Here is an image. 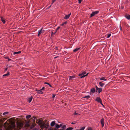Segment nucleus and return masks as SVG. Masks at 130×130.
<instances>
[{
  "mask_svg": "<svg viewBox=\"0 0 130 130\" xmlns=\"http://www.w3.org/2000/svg\"><path fill=\"white\" fill-rule=\"evenodd\" d=\"M96 90H97V88H98L96 86Z\"/></svg>",
  "mask_w": 130,
  "mask_h": 130,
  "instance_id": "52",
  "label": "nucleus"
},
{
  "mask_svg": "<svg viewBox=\"0 0 130 130\" xmlns=\"http://www.w3.org/2000/svg\"><path fill=\"white\" fill-rule=\"evenodd\" d=\"M62 128L63 129H64L66 128V126L65 125H64L63 126H62Z\"/></svg>",
  "mask_w": 130,
  "mask_h": 130,
  "instance_id": "28",
  "label": "nucleus"
},
{
  "mask_svg": "<svg viewBox=\"0 0 130 130\" xmlns=\"http://www.w3.org/2000/svg\"><path fill=\"white\" fill-rule=\"evenodd\" d=\"M44 32V30L43 28H42L39 31L38 36H39L41 33H43Z\"/></svg>",
  "mask_w": 130,
  "mask_h": 130,
  "instance_id": "6",
  "label": "nucleus"
},
{
  "mask_svg": "<svg viewBox=\"0 0 130 130\" xmlns=\"http://www.w3.org/2000/svg\"><path fill=\"white\" fill-rule=\"evenodd\" d=\"M1 20L2 22L4 23L5 24V21L3 19L2 17H1Z\"/></svg>",
  "mask_w": 130,
  "mask_h": 130,
  "instance_id": "22",
  "label": "nucleus"
},
{
  "mask_svg": "<svg viewBox=\"0 0 130 130\" xmlns=\"http://www.w3.org/2000/svg\"><path fill=\"white\" fill-rule=\"evenodd\" d=\"M95 101L98 102L100 103L101 104V105H103V104L102 103V101L100 99V98L99 97H97L96 98Z\"/></svg>",
  "mask_w": 130,
  "mask_h": 130,
  "instance_id": "4",
  "label": "nucleus"
},
{
  "mask_svg": "<svg viewBox=\"0 0 130 130\" xmlns=\"http://www.w3.org/2000/svg\"><path fill=\"white\" fill-rule=\"evenodd\" d=\"M1 114H2V113H0V116H2V115H1Z\"/></svg>",
  "mask_w": 130,
  "mask_h": 130,
  "instance_id": "57",
  "label": "nucleus"
},
{
  "mask_svg": "<svg viewBox=\"0 0 130 130\" xmlns=\"http://www.w3.org/2000/svg\"><path fill=\"white\" fill-rule=\"evenodd\" d=\"M58 57V56H57L56 57H55V58H57Z\"/></svg>",
  "mask_w": 130,
  "mask_h": 130,
  "instance_id": "56",
  "label": "nucleus"
},
{
  "mask_svg": "<svg viewBox=\"0 0 130 130\" xmlns=\"http://www.w3.org/2000/svg\"><path fill=\"white\" fill-rule=\"evenodd\" d=\"M60 26L58 27L55 30V31H56V32H57L58 30L60 28Z\"/></svg>",
  "mask_w": 130,
  "mask_h": 130,
  "instance_id": "36",
  "label": "nucleus"
},
{
  "mask_svg": "<svg viewBox=\"0 0 130 130\" xmlns=\"http://www.w3.org/2000/svg\"><path fill=\"white\" fill-rule=\"evenodd\" d=\"M56 32V31H55L54 32L53 31H52L51 32V36L53 35H54Z\"/></svg>",
  "mask_w": 130,
  "mask_h": 130,
  "instance_id": "33",
  "label": "nucleus"
},
{
  "mask_svg": "<svg viewBox=\"0 0 130 130\" xmlns=\"http://www.w3.org/2000/svg\"><path fill=\"white\" fill-rule=\"evenodd\" d=\"M8 112H4L3 113V115H6L8 114Z\"/></svg>",
  "mask_w": 130,
  "mask_h": 130,
  "instance_id": "30",
  "label": "nucleus"
},
{
  "mask_svg": "<svg viewBox=\"0 0 130 130\" xmlns=\"http://www.w3.org/2000/svg\"><path fill=\"white\" fill-rule=\"evenodd\" d=\"M85 128V127L84 126H83L80 129H79V130H84Z\"/></svg>",
  "mask_w": 130,
  "mask_h": 130,
  "instance_id": "32",
  "label": "nucleus"
},
{
  "mask_svg": "<svg viewBox=\"0 0 130 130\" xmlns=\"http://www.w3.org/2000/svg\"><path fill=\"white\" fill-rule=\"evenodd\" d=\"M60 125V127H62V126H63L62 124H61L60 125Z\"/></svg>",
  "mask_w": 130,
  "mask_h": 130,
  "instance_id": "46",
  "label": "nucleus"
},
{
  "mask_svg": "<svg viewBox=\"0 0 130 130\" xmlns=\"http://www.w3.org/2000/svg\"><path fill=\"white\" fill-rule=\"evenodd\" d=\"M125 17L127 19L129 20L130 19V15L128 14L126 15Z\"/></svg>",
  "mask_w": 130,
  "mask_h": 130,
  "instance_id": "13",
  "label": "nucleus"
},
{
  "mask_svg": "<svg viewBox=\"0 0 130 130\" xmlns=\"http://www.w3.org/2000/svg\"><path fill=\"white\" fill-rule=\"evenodd\" d=\"M120 30H122L121 27V26L120 25Z\"/></svg>",
  "mask_w": 130,
  "mask_h": 130,
  "instance_id": "48",
  "label": "nucleus"
},
{
  "mask_svg": "<svg viewBox=\"0 0 130 130\" xmlns=\"http://www.w3.org/2000/svg\"><path fill=\"white\" fill-rule=\"evenodd\" d=\"M76 130H79V129H76Z\"/></svg>",
  "mask_w": 130,
  "mask_h": 130,
  "instance_id": "59",
  "label": "nucleus"
},
{
  "mask_svg": "<svg viewBox=\"0 0 130 130\" xmlns=\"http://www.w3.org/2000/svg\"><path fill=\"white\" fill-rule=\"evenodd\" d=\"M86 72H85V71H84V72H82V73H86Z\"/></svg>",
  "mask_w": 130,
  "mask_h": 130,
  "instance_id": "50",
  "label": "nucleus"
},
{
  "mask_svg": "<svg viewBox=\"0 0 130 130\" xmlns=\"http://www.w3.org/2000/svg\"><path fill=\"white\" fill-rule=\"evenodd\" d=\"M56 127L57 128H58L60 127V126L59 125L56 124Z\"/></svg>",
  "mask_w": 130,
  "mask_h": 130,
  "instance_id": "26",
  "label": "nucleus"
},
{
  "mask_svg": "<svg viewBox=\"0 0 130 130\" xmlns=\"http://www.w3.org/2000/svg\"><path fill=\"white\" fill-rule=\"evenodd\" d=\"M100 80H104V81H106L107 80L106 79H105V78L104 77H102V78H100Z\"/></svg>",
  "mask_w": 130,
  "mask_h": 130,
  "instance_id": "24",
  "label": "nucleus"
},
{
  "mask_svg": "<svg viewBox=\"0 0 130 130\" xmlns=\"http://www.w3.org/2000/svg\"><path fill=\"white\" fill-rule=\"evenodd\" d=\"M97 91L99 93H100L102 91V89L101 88H97Z\"/></svg>",
  "mask_w": 130,
  "mask_h": 130,
  "instance_id": "17",
  "label": "nucleus"
},
{
  "mask_svg": "<svg viewBox=\"0 0 130 130\" xmlns=\"http://www.w3.org/2000/svg\"><path fill=\"white\" fill-rule=\"evenodd\" d=\"M32 130H38L37 128H35L34 129H32Z\"/></svg>",
  "mask_w": 130,
  "mask_h": 130,
  "instance_id": "45",
  "label": "nucleus"
},
{
  "mask_svg": "<svg viewBox=\"0 0 130 130\" xmlns=\"http://www.w3.org/2000/svg\"><path fill=\"white\" fill-rule=\"evenodd\" d=\"M55 124V121H54L51 122L50 125L51 126L53 127Z\"/></svg>",
  "mask_w": 130,
  "mask_h": 130,
  "instance_id": "10",
  "label": "nucleus"
},
{
  "mask_svg": "<svg viewBox=\"0 0 130 130\" xmlns=\"http://www.w3.org/2000/svg\"><path fill=\"white\" fill-rule=\"evenodd\" d=\"M0 130H2V129H0Z\"/></svg>",
  "mask_w": 130,
  "mask_h": 130,
  "instance_id": "60",
  "label": "nucleus"
},
{
  "mask_svg": "<svg viewBox=\"0 0 130 130\" xmlns=\"http://www.w3.org/2000/svg\"><path fill=\"white\" fill-rule=\"evenodd\" d=\"M12 124L13 125V126L14 127L15 126V123L14 122H13L12 123Z\"/></svg>",
  "mask_w": 130,
  "mask_h": 130,
  "instance_id": "37",
  "label": "nucleus"
},
{
  "mask_svg": "<svg viewBox=\"0 0 130 130\" xmlns=\"http://www.w3.org/2000/svg\"><path fill=\"white\" fill-rule=\"evenodd\" d=\"M71 124H75V123L73 122H72L71 123Z\"/></svg>",
  "mask_w": 130,
  "mask_h": 130,
  "instance_id": "54",
  "label": "nucleus"
},
{
  "mask_svg": "<svg viewBox=\"0 0 130 130\" xmlns=\"http://www.w3.org/2000/svg\"><path fill=\"white\" fill-rule=\"evenodd\" d=\"M71 13H70L69 14L66 15L64 17V19H65L67 20L70 17Z\"/></svg>",
  "mask_w": 130,
  "mask_h": 130,
  "instance_id": "7",
  "label": "nucleus"
},
{
  "mask_svg": "<svg viewBox=\"0 0 130 130\" xmlns=\"http://www.w3.org/2000/svg\"><path fill=\"white\" fill-rule=\"evenodd\" d=\"M56 0H52V3L51 4V5H52L53 3L55 2Z\"/></svg>",
  "mask_w": 130,
  "mask_h": 130,
  "instance_id": "39",
  "label": "nucleus"
},
{
  "mask_svg": "<svg viewBox=\"0 0 130 130\" xmlns=\"http://www.w3.org/2000/svg\"><path fill=\"white\" fill-rule=\"evenodd\" d=\"M36 91L38 92V93L39 94H42L43 93V92L42 91L41 89L39 90H36Z\"/></svg>",
  "mask_w": 130,
  "mask_h": 130,
  "instance_id": "12",
  "label": "nucleus"
},
{
  "mask_svg": "<svg viewBox=\"0 0 130 130\" xmlns=\"http://www.w3.org/2000/svg\"><path fill=\"white\" fill-rule=\"evenodd\" d=\"M111 35V34H108V35L107 38H109L110 36Z\"/></svg>",
  "mask_w": 130,
  "mask_h": 130,
  "instance_id": "40",
  "label": "nucleus"
},
{
  "mask_svg": "<svg viewBox=\"0 0 130 130\" xmlns=\"http://www.w3.org/2000/svg\"><path fill=\"white\" fill-rule=\"evenodd\" d=\"M36 122L40 125V127L42 130H43L44 129H46L49 126L47 124H45V123H43L42 121L41 120H37Z\"/></svg>",
  "mask_w": 130,
  "mask_h": 130,
  "instance_id": "1",
  "label": "nucleus"
},
{
  "mask_svg": "<svg viewBox=\"0 0 130 130\" xmlns=\"http://www.w3.org/2000/svg\"><path fill=\"white\" fill-rule=\"evenodd\" d=\"M31 117V116L29 115L26 116V117L27 119H29V118H30V117Z\"/></svg>",
  "mask_w": 130,
  "mask_h": 130,
  "instance_id": "25",
  "label": "nucleus"
},
{
  "mask_svg": "<svg viewBox=\"0 0 130 130\" xmlns=\"http://www.w3.org/2000/svg\"><path fill=\"white\" fill-rule=\"evenodd\" d=\"M41 90H44V87H43L41 89Z\"/></svg>",
  "mask_w": 130,
  "mask_h": 130,
  "instance_id": "42",
  "label": "nucleus"
},
{
  "mask_svg": "<svg viewBox=\"0 0 130 130\" xmlns=\"http://www.w3.org/2000/svg\"><path fill=\"white\" fill-rule=\"evenodd\" d=\"M90 97V96L89 95H87V96H85L84 98H87V99H88Z\"/></svg>",
  "mask_w": 130,
  "mask_h": 130,
  "instance_id": "31",
  "label": "nucleus"
},
{
  "mask_svg": "<svg viewBox=\"0 0 130 130\" xmlns=\"http://www.w3.org/2000/svg\"><path fill=\"white\" fill-rule=\"evenodd\" d=\"M74 114L75 115H78V113H77L76 112H75V113H74Z\"/></svg>",
  "mask_w": 130,
  "mask_h": 130,
  "instance_id": "44",
  "label": "nucleus"
},
{
  "mask_svg": "<svg viewBox=\"0 0 130 130\" xmlns=\"http://www.w3.org/2000/svg\"><path fill=\"white\" fill-rule=\"evenodd\" d=\"M78 3L79 4H80V3H81V2L82 1H81V0H78Z\"/></svg>",
  "mask_w": 130,
  "mask_h": 130,
  "instance_id": "41",
  "label": "nucleus"
},
{
  "mask_svg": "<svg viewBox=\"0 0 130 130\" xmlns=\"http://www.w3.org/2000/svg\"><path fill=\"white\" fill-rule=\"evenodd\" d=\"M51 5H50V6L49 7H48V8H50V7H51Z\"/></svg>",
  "mask_w": 130,
  "mask_h": 130,
  "instance_id": "55",
  "label": "nucleus"
},
{
  "mask_svg": "<svg viewBox=\"0 0 130 130\" xmlns=\"http://www.w3.org/2000/svg\"><path fill=\"white\" fill-rule=\"evenodd\" d=\"M55 95L54 94H53V96H52L53 98H55Z\"/></svg>",
  "mask_w": 130,
  "mask_h": 130,
  "instance_id": "43",
  "label": "nucleus"
},
{
  "mask_svg": "<svg viewBox=\"0 0 130 130\" xmlns=\"http://www.w3.org/2000/svg\"><path fill=\"white\" fill-rule=\"evenodd\" d=\"M54 130H63V129H59V130H57V129H55Z\"/></svg>",
  "mask_w": 130,
  "mask_h": 130,
  "instance_id": "53",
  "label": "nucleus"
},
{
  "mask_svg": "<svg viewBox=\"0 0 130 130\" xmlns=\"http://www.w3.org/2000/svg\"><path fill=\"white\" fill-rule=\"evenodd\" d=\"M101 122L102 127H103L104 126V119L103 118H102L101 119Z\"/></svg>",
  "mask_w": 130,
  "mask_h": 130,
  "instance_id": "9",
  "label": "nucleus"
},
{
  "mask_svg": "<svg viewBox=\"0 0 130 130\" xmlns=\"http://www.w3.org/2000/svg\"><path fill=\"white\" fill-rule=\"evenodd\" d=\"M8 61H10L11 60V59H9L8 58Z\"/></svg>",
  "mask_w": 130,
  "mask_h": 130,
  "instance_id": "47",
  "label": "nucleus"
},
{
  "mask_svg": "<svg viewBox=\"0 0 130 130\" xmlns=\"http://www.w3.org/2000/svg\"><path fill=\"white\" fill-rule=\"evenodd\" d=\"M17 125L18 127L20 128H21L23 126V123L22 122H17Z\"/></svg>",
  "mask_w": 130,
  "mask_h": 130,
  "instance_id": "2",
  "label": "nucleus"
},
{
  "mask_svg": "<svg viewBox=\"0 0 130 130\" xmlns=\"http://www.w3.org/2000/svg\"><path fill=\"white\" fill-rule=\"evenodd\" d=\"M91 92L93 93H94L95 92V89L94 88H93L91 90Z\"/></svg>",
  "mask_w": 130,
  "mask_h": 130,
  "instance_id": "20",
  "label": "nucleus"
},
{
  "mask_svg": "<svg viewBox=\"0 0 130 130\" xmlns=\"http://www.w3.org/2000/svg\"><path fill=\"white\" fill-rule=\"evenodd\" d=\"M86 130H92V129L91 127H89L88 128H87V129Z\"/></svg>",
  "mask_w": 130,
  "mask_h": 130,
  "instance_id": "38",
  "label": "nucleus"
},
{
  "mask_svg": "<svg viewBox=\"0 0 130 130\" xmlns=\"http://www.w3.org/2000/svg\"><path fill=\"white\" fill-rule=\"evenodd\" d=\"M29 121H27L25 125V127L26 128H28L29 126Z\"/></svg>",
  "mask_w": 130,
  "mask_h": 130,
  "instance_id": "8",
  "label": "nucleus"
},
{
  "mask_svg": "<svg viewBox=\"0 0 130 130\" xmlns=\"http://www.w3.org/2000/svg\"><path fill=\"white\" fill-rule=\"evenodd\" d=\"M44 84H47L48 85H49L50 86V87H52V86L49 83H46V82H45L44 83Z\"/></svg>",
  "mask_w": 130,
  "mask_h": 130,
  "instance_id": "29",
  "label": "nucleus"
},
{
  "mask_svg": "<svg viewBox=\"0 0 130 130\" xmlns=\"http://www.w3.org/2000/svg\"><path fill=\"white\" fill-rule=\"evenodd\" d=\"M36 125L35 123H33L31 125L30 127V129L32 128Z\"/></svg>",
  "mask_w": 130,
  "mask_h": 130,
  "instance_id": "11",
  "label": "nucleus"
},
{
  "mask_svg": "<svg viewBox=\"0 0 130 130\" xmlns=\"http://www.w3.org/2000/svg\"><path fill=\"white\" fill-rule=\"evenodd\" d=\"M9 75V74H5L4 75H3V76H8Z\"/></svg>",
  "mask_w": 130,
  "mask_h": 130,
  "instance_id": "34",
  "label": "nucleus"
},
{
  "mask_svg": "<svg viewBox=\"0 0 130 130\" xmlns=\"http://www.w3.org/2000/svg\"><path fill=\"white\" fill-rule=\"evenodd\" d=\"M32 99V96L29 99V100H28V102L29 103H30Z\"/></svg>",
  "mask_w": 130,
  "mask_h": 130,
  "instance_id": "21",
  "label": "nucleus"
},
{
  "mask_svg": "<svg viewBox=\"0 0 130 130\" xmlns=\"http://www.w3.org/2000/svg\"><path fill=\"white\" fill-rule=\"evenodd\" d=\"M67 22H64V23H62L61 24V25L62 26H63V25H64L66 24H67Z\"/></svg>",
  "mask_w": 130,
  "mask_h": 130,
  "instance_id": "35",
  "label": "nucleus"
},
{
  "mask_svg": "<svg viewBox=\"0 0 130 130\" xmlns=\"http://www.w3.org/2000/svg\"><path fill=\"white\" fill-rule=\"evenodd\" d=\"M99 12V11H96L93 12L92 13L90 14V17L91 18V17L94 16L95 15L97 14Z\"/></svg>",
  "mask_w": 130,
  "mask_h": 130,
  "instance_id": "3",
  "label": "nucleus"
},
{
  "mask_svg": "<svg viewBox=\"0 0 130 130\" xmlns=\"http://www.w3.org/2000/svg\"><path fill=\"white\" fill-rule=\"evenodd\" d=\"M75 77L74 76H70L69 77V79H72L73 78Z\"/></svg>",
  "mask_w": 130,
  "mask_h": 130,
  "instance_id": "27",
  "label": "nucleus"
},
{
  "mask_svg": "<svg viewBox=\"0 0 130 130\" xmlns=\"http://www.w3.org/2000/svg\"><path fill=\"white\" fill-rule=\"evenodd\" d=\"M6 130H10V129H7Z\"/></svg>",
  "mask_w": 130,
  "mask_h": 130,
  "instance_id": "58",
  "label": "nucleus"
},
{
  "mask_svg": "<svg viewBox=\"0 0 130 130\" xmlns=\"http://www.w3.org/2000/svg\"><path fill=\"white\" fill-rule=\"evenodd\" d=\"M1 119H0V120L2 122H4L6 120V118H3V119L1 118H0Z\"/></svg>",
  "mask_w": 130,
  "mask_h": 130,
  "instance_id": "19",
  "label": "nucleus"
},
{
  "mask_svg": "<svg viewBox=\"0 0 130 130\" xmlns=\"http://www.w3.org/2000/svg\"><path fill=\"white\" fill-rule=\"evenodd\" d=\"M73 129V128L72 127H69L65 130H72Z\"/></svg>",
  "mask_w": 130,
  "mask_h": 130,
  "instance_id": "23",
  "label": "nucleus"
},
{
  "mask_svg": "<svg viewBox=\"0 0 130 130\" xmlns=\"http://www.w3.org/2000/svg\"><path fill=\"white\" fill-rule=\"evenodd\" d=\"M36 118L35 117H32L31 119L32 120V121H33V123H35V120L36 119Z\"/></svg>",
  "mask_w": 130,
  "mask_h": 130,
  "instance_id": "16",
  "label": "nucleus"
},
{
  "mask_svg": "<svg viewBox=\"0 0 130 130\" xmlns=\"http://www.w3.org/2000/svg\"><path fill=\"white\" fill-rule=\"evenodd\" d=\"M99 84L100 86L102 87L105 85V84L103 83L102 82H100L99 83Z\"/></svg>",
  "mask_w": 130,
  "mask_h": 130,
  "instance_id": "14",
  "label": "nucleus"
},
{
  "mask_svg": "<svg viewBox=\"0 0 130 130\" xmlns=\"http://www.w3.org/2000/svg\"><path fill=\"white\" fill-rule=\"evenodd\" d=\"M7 68H6L5 69V71H6L7 70Z\"/></svg>",
  "mask_w": 130,
  "mask_h": 130,
  "instance_id": "51",
  "label": "nucleus"
},
{
  "mask_svg": "<svg viewBox=\"0 0 130 130\" xmlns=\"http://www.w3.org/2000/svg\"><path fill=\"white\" fill-rule=\"evenodd\" d=\"M85 74H78V75L80 76V78H84L86 76H87L88 74H87L86 75H84Z\"/></svg>",
  "mask_w": 130,
  "mask_h": 130,
  "instance_id": "5",
  "label": "nucleus"
},
{
  "mask_svg": "<svg viewBox=\"0 0 130 130\" xmlns=\"http://www.w3.org/2000/svg\"><path fill=\"white\" fill-rule=\"evenodd\" d=\"M21 51H19L17 52H14L13 53V55H15V54H20V53H21Z\"/></svg>",
  "mask_w": 130,
  "mask_h": 130,
  "instance_id": "15",
  "label": "nucleus"
},
{
  "mask_svg": "<svg viewBox=\"0 0 130 130\" xmlns=\"http://www.w3.org/2000/svg\"><path fill=\"white\" fill-rule=\"evenodd\" d=\"M80 48H77L75 49L74 50H73V51L74 52H77L79 50Z\"/></svg>",
  "mask_w": 130,
  "mask_h": 130,
  "instance_id": "18",
  "label": "nucleus"
},
{
  "mask_svg": "<svg viewBox=\"0 0 130 130\" xmlns=\"http://www.w3.org/2000/svg\"><path fill=\"white\" fill-rule=\"evenodd\" d=\"M47 130H53L52 129H51V128L48 129Z\"/></svg>",
  "mask_w": 130,
  "mask_h": 130,
  "instance_id": "49",
  "label": "nucleus"
}]
</instances>
